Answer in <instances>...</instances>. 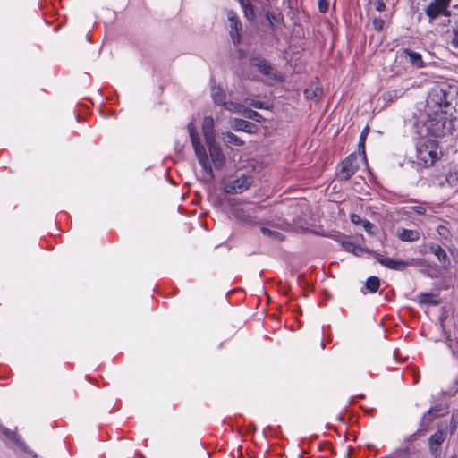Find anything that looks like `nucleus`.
<instances>
[{"label":"nucleus","mask_w":458,"mask_h":458,"mask_svg":"<svg viewBox=\"0 0 458 458\" xmlns=\"http://www.w3.org/2000/svg\"><path fill=\"white\" fill-rule=\"evenodd\" d=\"M342 246L348 251L353 249V244L351 242H343Z\"/></svg>","instance_id":"obj_42"},{"label":"nucleus","mask_w":458,"mask_h":458,"mask_svg":"<svg viewBox=\"0 0 458 458\" xmlns=\"http://www.w3.org/2000/svg\"><path fill=\"white\" fill-rule=\"evenodd\" d=\"M380 285V280L377 276H370L366 281V287L370 293H376Z\"/></svg>","instance_id":"obj_25"},{"label":"nucleus","mask_w":458,"mask_h":458,"mask_svg":"<svg viewBox=\"0 0 458 458\" xmlns=\"http://www.w3.org/2000/svg\"><path fill=\"white\" fill-rule=\"evenodd\" d=\"M437 232L442 238L445 240L451 237L450 231L445 225H438L437 228Z\"/></svg>","instance_id":"obj_33"},{"label":"nucleus","mask_w":458,"mask_h":458,"mask_svg":"<svg viewBox=\"0 0 458 458\" xmlns=\"http://www.w3.org/2000/svg\"><path fill=\"white\" fill-rule=\"evenodd\" d=\"M328 0H318V10L320 13H326L328 11Z\"/></svg>","instance_id":"obj_37"},{"label":"nucleus","mask_w":458,"mask_h":458,"mask_svg":"<svg viewBox=\"0 0 458 458\" xmlns=\"http://www.w3.org/2000/svg\"><path fill=\"white\" fill-rule=\"evenodd\" d=\"M211 97L216 105L222 106L226 101V95L224 89L216 84L211 87Z\"/></svg>","instance_id":"obj_21"},{"label":"nucleus","mask_w":458,"mask_h":458,"mask_svg":"<svg viewBox=\"0 0 458 458\" xmlns=\"http://www.w3.org/2000/svg\"><path fill=\"white\" fill-rule=\"evenodd\" d=\"M445 181H446V182H447L451 187H455V186H457V185H458V168H454V169L451 170V171L446 174Z\"/></svg>","instance_id":"obj_28"},{"label":"nucleus","mask_w":458,"mask_h":458,"mask_svg":"<svg viewBox=\"0 0 458 458\" xmlns=\"http://www.w3.org/2000/svg\"><path fill=\"white\" fill-rule=\"evenodd\" d=\"M438 158V147L435 140H428L417 146V159L419 165L428 167Z\"/></svg>","instance_id":"obj_4"},{"label":"nucleus","mask_w":458,"mask_h":458,"mask_svg":"<svg viewBox=\"0 0 458 458\" xmlns=\"http://www.w3.org/2000/svg\"><path fill=\"white\" fill-rule=\"evenodd\" d=\"M207 146L215 168L221 169L225 163V157L221 148L216 144V140L213 142H207Z\"/></svg>","instance_id":"obj_10"},{"label":"nucleus","mask_w":458,"mask_h":458,"mask_svg":"<svg viewBox=\"0 0 458 458\" xmlns=\"http://www.w3.org/2000/svg\"><path fill=\"white\" fill-rule=\"evenodd\" d=\"M403 55L406 58V61L414 68L420 69L425 67V62L422 55L410 48L403 49Z\"/></svg>","instance_id":"obj_12"},{"label":"nucleus","mask_w":458,"mask_h":458,"mask_svg":"<svg viewBox=\"0 0 458 458\" xmlns=\"http://www.w3.org/2000/svg\"><path fill=\"white\" fill-rule=\"evenodd\" d=\"M427 119L425 126L428 132L437 138L444 137L453 130L454 117H450L444 111H430L426 108Z\"/></svg>","instance_id":"obj_2"},{"label":"nucleus","mask_w":458,"mask_h":458,"mask_svg":"<svg viewBox=\"0 0 458 458\" xmlns=\"http://www.w3.org/2000/svg\"><path fill=\"white\" fill-rule=\"evenodd\" d=\"M0 431L7 437L11 441L15 443L21 450L26 453L31 454L32 452L28 449L25 442L21 439V437L15 432L5 427H1Z\"/></svg>","instance_id":"obj_15"},{"label":"nucleus","mask_w":458,"mask_h":458,"mask_svg":"<svg viewBox=\"0 0 458 458\" xmlns=\"http://www.w3.org/2000/svg\"><path fill=\"white\" fill-rule=\"evenodd\" d=\"M252 182L253 180L251 175L243 174L239 178L227 182L224 187V191L229 194L242 193L250 188Z\"/></svg>","instance_id":"obj_7"},{"label":"nucleus","mask_w":458,"mask_h":458,"mask_svg":"<svg viewBox=\"0 0 458 458\" xmlns=\"http://www.w3.org/2000/svg\"><path fill=\"white\" fill-rule=\"evenodd\" d=\"M229 21L231 22L230 36L233 45L237 46L240 44V30L242 25L234 16H229Z\"/></svg>","instance_id":"obj_19"},{"label":"nucleus","mask_w":458,"mask_h":458,"mask_svg":"<svg viewBox=\"0 0 458 458\" xmlns=\"http://www.w3.org/2000/svg\"><path fill=\"white\" fill-rule=\"evenodd\" d=\"M244 16L250 21H253L256 18L254 8L249 0H246V4L242 7Z\"/></svg>","instance_id":"obj_27"},{"label":"nucleus","mask_w":458,"mask_h":458,"mask_svg":"<svg viewBox=\"0 0 458 458\" xmlns=\"http://www.w3.org/2000/svg\"><path fill=\"white\" fill-rule=\"evenodd\" d=\"M251 64L255 66L263 75L272 79L279 80L281 75L276 68H274L266 59L264 58H252Z\"/></svg>","instance_id":"obj_9"},{"label":"nucleus","mask_w":458,"mask_h":458,"mask_svg":"<svg viewBox=\"0 0 458 458\" xmlns=\"http://www.w3.org/2000/svg\"><path fill=\"white\" fill-rule=\"evenodd\" d=\"M243 115H245L247 118L249 119H252V120H255L257 122H260L261 119H262V115L257 112V111H254L252 109H248V108H244L243 110Z\"/></svg>","instance_id":"obj_30"},{"label":"nucleus","mask_w":458,"mask_h":458,"mask_svg":"<svg viewBox=\"0 0 458 458\" xmlns=\"http://www.w3.org/2000/svg\"><path fill=\"white\" fill-rule=\"evenodd\" d=\"M361 226L363 227V229L370 235H373L375 234V225L370 222L369 221L368 219H365L362 224H361Z\"/></svg>","instance_id":"obj_32"},{"label":"nucleus","mask_w":458,"mask_h":458,"mask_svg":"<svg viewBox=\"0 0 458 458\" xmlns=\"http://www.w3.org/2000/svg\"><path fill=\"white\" fill-rule=\"evenodd\" d=\"M260 230L264 235H266L273 240H276V241L284 240V235L278 231L271 230L267 227H261Z\"/></svg>","instance_id":"obj_26"},{"label":"nucleus","mask_w":458,"mask_h":458,"mask_svg":"<svg viewBox=\"0 0 458 458\" xmlns=\"http://www.w3.org/2000/svg\"><path fill=\"white\" fill-rule=\"evenodd\" d=\"M397 237L403 242H417L420 237L418 230L399 228L397 230Z\"/></svg>","instance_id":"obj_17"},{"label":"nucleus","mask_w":458,"mask_h":458,"mask_svg":"<svg viewBox=\"0 0 458 458\" xmlns=\"http://www.w3.org/2000/svg\"><path fill=\"white\" fill-rule=\"evenodd\" d=\"M458 426V410H455L452 413L451 422H450V431L454 433Z\"/></svg>","instance_id":"obj_31"},{"label":"nucleus","mask_w":458,"mask_h":458,"mask_svg":"<svg viewBox=\"0 0 458 458\" xmlns=\"http://www.w3.org/2000/svg\"><path fill=\"white\" fill-rule=\"evenodd\" d=\"M239 2L242 7H243L246 4V0H239Z\"/></svg>","instance_id":"obj_43"},{"label":"nucleus","mask_w":458,"mask_h":458,"mask_svg":"<svg viewBox=\"0 0 458 458\" xmlns=\"http://www.w3.org/2000/svg\"><path fill=\"white\" fill-rule=\"evenodd\" d=\"M369 127L367 125L363 131H361L360 135V140H359V151L361 152L362 156H363V160L365 162H367V158H366V155H365V141H366V138L369 134Z\"/></svg>","instance_id":"obj_22"},{"label":"nucleus","mask_w":458,"mask_h":458,"mask_svg":"<svg viewBox=\"0 0 458 458\" xmlns=\"http://www.w3.org/2000/svg\"><path fill=\"white\" fill-rule=\"evenodd\" d=\"M373 27L376 30L381 31L384 29L385 21L381 18H375L373 20Z\"/></svg>","instance_id":"obj_36"},{"label":"nucleus","mask_w":458,"mask_h":458,"mask_svg":"<svg viewBox=\"0 0 458 458\" xmlns=\"http://www.w3.org/2000/svg\"><path fill=\"white\" fill-rule=\"evenodd\" d=\"M427 247H428V250L437 257L438 261L444 267L450 264V259H449L445 250L439 244L430 242Z\"/></svg>","instance_id":"obj_14"},{"label":"nucleus","mask_w":458,"mask_h":458,"mask_svg":"<svg viewBox=\"0 0 458 458\" xmlns=\"http://www.w3.org/2000/svg\"><path fill=\"white\" fill-rule=\"evenodd\" d=\"M359 169L358 157L355 153L347 156L339 165L340 181H348Z\"/></svg>","instance_id":"obj_5"},{"label":"nucleus","mask_w":458,"mask_h":458,"mask_svg":"<svg viewBox=\"0 0 458 458\" xmlns=\"http://www.w3.org/2000/svg\"><path fill=\"white\" fill-rule=\"evenodd\" d=\"M452 0H434L426 8L425 13L430 21L440 17L449 15L448 7Z\"/></svg>","instance_id":"obj_6"},{"label":"nucleus","mask_w":458,"mask_h":458,"mask_svg":"<svg viewBox=\"0 0 458 458\" xmlns=\"http://www.w3.org/2000/svg\"><path fill=\"white\" fill-rule=\"evenodd\" d=\"M221 139L227 147H242L244 145V141L231 131L222 132Z\"/></svg>","instance_id":"obj_20"},{"label":"nucleus","mask_w":458,"mask_h":458,"mask_svg":"<svg viewBox=\"0 0 458 458\" xmlns=\"http://www.w3.org/2000/svg\"><path fill=\"white\" fill-rule=\"evenodd\" d=\"M250 105L255 107V108H259V109H262L264 108V103L259 101V100H252Z\"/></svg>","instance_id":"obj_41"},{"label":"nucleus","mask_w":458,"mask_h":458,"mask_svg":"<svg viewBox=\"0 0 458 458\" xmlns=\"http://www.w3.org/2000/svg\"><path fill=\"white\" fill-rule=\"evenodd\" d=\"M232 129L236 131H244L252 134L256 131V125L249 121L236 118L233 121Z\"/></svg>","instance_id":"obj_16"},{"label":"nucleus","mask_w":458,"mask_h":458,"mask_svg":"<svg viewBox=\"0 0 458 458\" xmlns=\"http://www.w3.org/2000/svg\"><path fill=\"white\" fill-rule=\"evenodd\" d=\"M376 259L382 266H384L389 269L398 270V271L404 270L410 264L409 262L403 261V260H396V259H394L391 258H384L380 254H377Z\"/></svg>","instance_id":"obj_11"},{"label":"nucleus","mask_w":458,"mask_h":458,"mask_svg":"<svg viewBox=\"0 0 458 458\" xmlns=\"http://www.w3.org/2000/svg\"><path fill=\"white\" fill-rule=\"evenodd\" d=\"M350 220L352 224L356 225H361L362 222L365 220L363 218H361L359 215L357 214H352L350 216Z\"/></svg>","instance_id":"obj_39"},{"label":"nucleus","mask_w":458,"mask_h":458,"mask_svg":"<svg viewBox=\"0 0 458 458\" xmlns=\"http://www.w3.org/2000/svg\"><path fill=\"white\" fill-rule=\"evenodd\" d=\"M443 411L441 405H437L430 408L427 412H425L421 419V427L426 429L429 424L432 422L433 419L440 416V412Z\"/></svg>","instance_id":"obj_18"},{"label":"nucleus","mask_w":458,"mask_h":458,"mask_svg":"<svg viewBox=\"0 0 458 458\" xmlns=\"http://www.w3.org/2000/svg\"><path fill=\"white\" fill-rule=\"evenodd\" d=\"M265 17L267 20L270 28L274 29L276 27V16L271 12H267L265 13Z\"/></svg>","instance_id":"obj_35"},{"label":"nucleus","mask_w":458,"mask_h":458,"mask_svg":"<svg viewBox=\"0 0 458 458\" xmlns=\"http://www.w3.org/2000/svg\"><path fill=\"white\" fill-rule=\"evenodd\" d=\"M225 109L228 110L231 113H239L242 114L244 110V106L237 102L233 101H225V104L222 105Z\"/></svg>","instance_id":"obj_23"},{"label":"nucleus","mask_w":458,"mask_h":458,"mask_svg":"<svg viewBox=\"0 0 458 458\" xmlns=\"http://www.w3.org/2000/svg\"><path fill=\"white\" fill-rule=\"evenodd\" d=\"M369 4L377 11L383 12L386 9V4L383 0H370Z\"/></svg>","instance_id":"obj_34"},{"label":"nucleus","mask_w":458,"mask_h":458,"mask_svg":"<svg viewBox=\"0 0 458 458\" xmlns=\"http://www.w3.org/2000/svg\"><path fill=\"white\" fill-rule=\"evenodd\" d=\"M458 15V13H457ZM453 38H452V45L455 48H458V25L453 29Z\"/></svg>","instance_id":"obj_40"},{"label":"nucleus","mask_w":458,"mask_h":458,"mask_svg":"<svg viewBox=\"0 0 458 458\" xmlns=\"http://www.w3.org/2000/svg\"><path fill=\"white\" fill-rule=\"evenodd\" d=\"M446 439V432L444 429H438L428 438V449L430 454L437 458L441 455V445Z\"/></svg>","instance_id":"obj_8"},{"label":"nucleus","mask_w":458,"mask_h":458,"mask_svg":"<svg viewBox=\"0 0 458 458\" xmlns=\"http://www.w3.org/2000/svg\"><path fill=\"white\" fill-rule=\"evenodd\" d=\"M410 209L420 216H424L427 212V208L424 206H412Z\"/></svg>","instance_id":"obj_38"},{"label":"nucleus","mask_w":458,"mask_h":458,"mask_svg":"<svg viewBox=\"0 0 458 458\" xmlns=\"http://www.w3.org/2000/svg\"><path fill=\"white\" fill-rule=\"evenodd\" d=\"M305 97L309 99L318 100L322 94V89L319 88L308 89L304 92Z\"/></svg>","instance_id":"obj_29"},{"label":"nucleus","mask_w":458,"mask_h":458,"mask_svg":"<svg viewBox=\"0 0 458 458\" xmlns=\"http://www.w3.org/2000/svg\"><path fill=\"white\" fill-rule=\"evenodd\" d=\"M449 458H457V456L456 455H452Z\"/></svg>","instance_id":"obj_44"},{"label":"nucleus","mask_w":458,"mask_h":458,"mask_svg":"<svg viewBox=\"0 0 458 458\" xmlns=\"http://www.w3.org/2000/svg\"><path fill=\"white\" fill-rule=\"evenodd\" d=\"M187 130L191 138L195 155L201 165L203 171L207 174L209 180L215 178L211 164L209 163L208 157L206 152L205 147L200 143L199 134L192 123H189Z\"/></svg>","instance_id":"obj_3"},{"label":"nucleus","mask_w":458,"mask_h":458,"mask_svg":"<svg viewBox=\"0 0 458 458\" xmlns=\"http://www.w3.org/2000/svg\"><path fill=\"white\" fill-rule=\"evenodd\" d=\"M418 301L420 304H431L437 305L438 302L435 300V296L432 293H420L418 294Z\"/></svg>","instance_id":"obj_24"},{"label":"nucleus","mask_w":458,"mask_h":458,"mask_svg":"<svg viewBox=\"0 0 458 458\" xmlns=\"http://www.w3.org/2000/svg\"><path fill=\"white\" fill-rule=\"evenodd\" d=\"M202 132L207 142L216 140L214 131V119L211 116H205L202 123Z\"/></svg>","instance_id":"obj_13"},{"label":"nucleus","mask_w":458,"mask_h":458,"mask_svg":"<svg viewBox=\"0 0 458 458\" xmlns=\"http://www.w3.org/2000/svg\"><path fill=\"white\" fill-rule=\"evenodd\" d=\"M426 108L444 111L450 117L458 116V86L447 81L433 85L428 93Z\"/></svg>","instance_id":"obj_1"}]
</instances>
